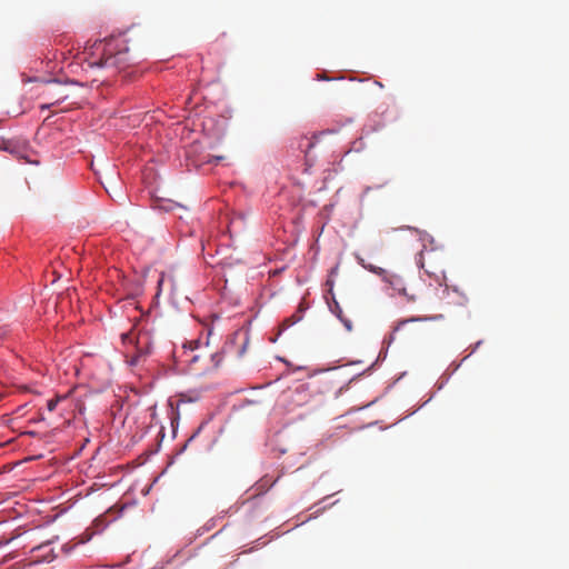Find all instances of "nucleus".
I'll list each match as a JSON object with an SVG mask.
<instances>
[{
    "instance_id": "9b49d317",
    "label": "nucleus",
    "mask_w": 569,
    "mask_h": 569,
    "mask_svg": "<svg viewBox=\"0 0 569 569\" xmlns=\"http://www.w3.org/2000/svg\"><path fill=\"white\" fill-rule=\"evenodd\" d=\"M63 99H64V97L60 98V99H57L54 102H51V103H48V104H43V106H41V108L42 109H49L51 106L57 104L60 100H63Z\"/></svg>"
},
{
    "instance_id": "6e6552de",
    "label": "nucleus",
    "mask_w": 569,
    "mask_h": 569,
    "mask_svg": "<svg viewBox=\"0 0 569 569\" xmlns=\"http://www.w3.org/2000/svg\"><path fill=\"white\" fill-rule=\"evenodd\" d=\"M337 309H338L337 310L338 318L345 323V326L347 327L348 330H351V328H352L351 321L348 319H343L342 311L339 309L338 306H337Z\"/></svg>"
},
{
    "instance_id": "4468645a",
    "label": "nucleus",
    "mask_w": 569,
    "mask_h": 569,
    "mask_svg": "<svg viewBox=\"0 0 569 569\" xmlns=\"http://www.w3.org/2000/svg\"><path fill=\"white\" fill-rule=\"evenodd\" d=\"M200 429H201V427L197 430V432H194V433L189 438V440H188V441L193 440V438L198 435V432L200 431Z\"/></svg>"
},
{
    "instance_id": "20e7f679",
    "label": "nucleus",
    "mask_w": 569,
    "mask_h": 569,
    "mask_svg": "<svg viewBox=\"0 0 569 569\" xmlns=\"http://www.w3.org/2000/svg\"><path fill=\"white\" fill-rule=\"evenodd\" d=\"M388 281L395 290L407 298L408 302H416L419 300L420 293L417 290H413V288L409 289L408 287L402 286V280L400 278L393 276L392 280Z\"/></svg>"
},
{
    "instance_id": "7ed1b4c3",
    "label": "nucleus",
    "mask_w": 569,
    "mask_h": 569,
    "mask_svg": "<svg viewBox=\"0 0 569 569\" xmlns=\"http://www.w3.org/2000/svg\"><path fill=\"white\" fill-rule=\"evenodd\" d=\"M443 319V315H433V316H426V317H411L409 319H405V320H400L396 327L393 328V331L390 336V338L393 340L396 339L398 336H401V332L406 329V327L411 323V322H417V321H428V320H432V321H439V320H442Z\"/></svg>"
},
{
    "instance_id": "0eeeda50",
    "label": "nucleus",
    "mask_w": 569,
    "mask_h": 569,
    "mask_svg": "<svg viewBox=\"0 0 569 569\" xmlns=\"http://www.w3.org/2000/svg\"><path fill=\"white\" fill-rule=\"evenodd\" d=\"M122 53H118L116 56H112V54H109L104 61H103V66H116L117 62L120 60V56Z\"/></svg>"
},
{
    "instance_id": "9d476101",
    "label": "nucleus",
    "mask_w": 569,
    "mask_h": 569,
    "mask_svg": "<svg viewBox=\"0 0 569 569\" xmlns=\"http://www.w3.org/2000/svg\"><path fill=\"white\" fill-rule=\"evenodd\" d=\"M121 337H122L123 342H127V341L132 342L131 333H122Z\"/></svg>"
},
{
    "instance_id": "39448f33",
    "label": "nucleus",
    "mask_w": 569,
    "mask_h": 569,
    "mask_svg": "<svg viewBox=\"0 0 569 569\" xmlns=\"http://www.w3.org/2000/svg\"><path fill=\"white\" fill-rule=\"evenodd\" d=\"M356 259L358 261L359 264H361L365 269L380 276V277H383L385 280H388L387 279V271L383 269V268H380V267H377V266H373V264H367L365 262V259L359 256V254H356Z\"/></svg>"
},
{
    "instance_id": "423d86ee",
    "label": "nucleus",
    "mask_w": 569,
    "mask_h": 569,
    "mask_svg": "<svg viewBox=\"0 0 569 569\" xmlns=\"http://www.w3.org/2000/svg\"><path fill=\"white\" fill-rule=\"evenodd\" d=\"M301 317L298 316V315H292L291 317L284 319L282 321V323L280 325V331H279V335L284 331L286 329H288L289 327L293 326L295 323H297L298 321H300Z\"/></svg>"
},
{
    "instance_id": "1a4fd4ad",
    "label": "nucleus",
    "mask_w": 569,
    "mask_h": 569,
    "mask_svg": "<svg viewBox=\"0 0 569 569\" xmlns=\"http://www.w3.org/2000/svg\"><path fill=\"white\" fill-rule=\"evenodd\" d=\"M60 397H57L54 399H50L47 403V408L49 411H53L58 405V402L60 401Z\"/></svg>"
},
{
    "instance_id": "2eb2a0df",
    "label": "nucleus",
    "mask_w": 569,
    "mask_h": 569,
    "mask_svg": "<svg viewBox=\"0 0 569 569\" xmlns=\"http://www.w3.org/2000/svg\"><path fill=\"white\" fill-rule=\"evenodd\" d=\"M8 150V147L7 146H0V150Z\"/></svg>"
},
{
    "instance_id": "f257e3e1",
    "label": "nucleus",
    "mask_w": 569,
    "mask_h": 569,
    "mask_svg": "<svg viewBox=\"0 0 569 569\" xmlns=\"http://www.w3.org/2000/svg\"><path fill=\"white\" fill-rule=\"evenodd\" d=\"M153 342L150 333L147 331H139L136 336L134 348L136 352L128 361L131 366H136L141 359L146 358L152 350Z\"/></svg>"
},
{
    "instance_id": "f8f14e48",
    "label": "nucleus",
    "mask_w": 569,
    "mask_h": 569,
    "mask_svg": "<svg viewBox=\"0 0 569 569\" xmlns=\"http://www.w3.org/2000/svg\"><path fill=\"white\" fill-rule=\"evenodd\" d=\"M164 283V274L162 273L159 281H158V288L159 290H161L162 286Z\"/></svg>"
},
{
    "instance_id": "f03ea898",
    "label": "nucleus",
    "mask_w": 569,
    "mask_h": 569,
    "mask_svg": "<svg viewBox=\"0 0 569 569\" xmlns=\"http://www.w3.org/2000/svg\"><path fill=\"white\" fill-rule=\"evenodd\" d=\"M238 342L240 343V346L236 353L238 357H242L246 353L247 347L249 345V336L246 332H234L231 336L230 340L224 343L223 351L232 352L233 346Z\"/></svg>"
},
{
    "instance_id": "ddd939ff",
    "label": "nucleus",
    "mask_w": 569,
    "mask_h": 569,
    "mask_svg": "<svg viewBox=\"0 0 569 569\" xmlns=\"http://www.w3.org/2000/svg\"><path fill=\"white\" fill-rule=\"evenodd\" d=\"M198 346V341H189L188 348L192 351Z\"/></svg>"
},
{
    "instance_id": "dca6fc26",
    "label": "nucleus",
    "mask_w": 569,
    "mask_h": 569,
    "mask_svg": "<svg viewBox=\"0 0 569 569\" xmlns=\"http://www.w3.org/2000/svg\"><path fill=\"white\" fill-rule=\"evenodd\" d=\"M198 357L197 356H193L190 361H197Z\"/></svg>"
}]
</instances>
